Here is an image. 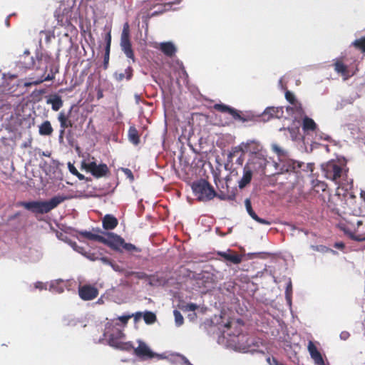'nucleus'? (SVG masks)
I'll use <instances>...</instances> for the list:
<instances>
[{
	"mask_svg": "<svg viewBox=\"0 0 365 365\" xmlns=\"http://www.w3.org/2000/svg\"><path fill=\"white\" fill-rule=\"evenodd\" d=\"M16 66L19 69L26 70L35 67L36 74L34 77H30L29 80L24 83V87H30L42 83L46 81H52L55 78V75L58 73V69H55L53 58L46 53L36 52V60L31 56L30 52L26 50L19 56L16 63Z\"/></svg>",
	"mask_w": 365,
	"mask_h": 365,
	"instance_id": "obj_1",
	"label": "nucleus"
},
{
	"mask_svg": "<svg viewBox=\"0 0 365 365\" xmlns=\"http://www.w3.org/2000/svg\"><path fill=\"white\" fill-rule=\"evenodd\" d=\"M103 335L107 338L110 346L125 351H130L133 348L132 342L121 341L125 337V334L123 331V327L118 322L112 320L107 322Z\"/></svg>",
	"mask_w": 365,
	"mask_h": 365,
	"instance_id": "obj_2",
	"label": "nucleus"
},
{
	"mask_svg": "<svg viewBox=\"0 0 365 365\" xmlns=\"http://www.w3.org/2000/svg\"><path fill=\"white\" fill-rule=\"evenodd\" d=\"M67 199V197L56 195L48 201H20L16 203V206L24 207L35 214H45L49 212Z\"/></svg>",
	"mask_w": 365,
	"mask_h": 365,
	"instance_id": "obj_3",
	"label": "nucleus"
},
{
	"mask_svg": "<svg viewBox=\"0 0 365 365\" xmlns=\"http://www.w3.org/2000/svg\"><path fill=\"white\" fill-rule=\"evenodd\" d=\"M336 160H330L322 165L323 175L328 180L339 184L347 176L348 169Z\"/></svg>",
	"mask_w": 365,
	"mask_h": 365,
	"instance_id": "obj_4",
	"label": "nucleus"
},
{
	"mask_svg": "<svg viewBox=\"0 0 365 365\" xmlns=\"http://www.w3.org/2000/svg\"><path fill=\"white\" fill-rule=\"evenodd\" d=\"M192 189L199 201H209L217 196L213 187L204 179L194 182Z\"/></svg>",
	"mask_w": 365,
	"mask_h": 365,
	"instance_id": "obj_5",
	"label": "nucleus"
},
{
	"mask_svg": "<svg viewBox=\"0 0 365 365\" xmlns=\"http://www.w3.org/2000/svg\"><path fill=\"white\" fill-rule=\"evenodd\" d=\"M213 108L222 113L229 114L234 120L241 121L242 123L254 121L255 116L248 113H243L232 107L223 103H215Z\"/></svg>",
	"mask_w": 365,
	"mask_h": 365,
	"instance_id": "obj_6",
	"label": "nucleus"
},
{
	"mask_svg": "<svg viewBox=\"0 0 365 365\" xmlns=\"http://www.w3.org/2000/svg\"><path fill=\"white\" fill-rule=\"evenodd\" d=\"M362 225V221L356 217H353L350 220H346L344 222H340L339 227L350 238L356 241H364L365 234L356 235V228Z\"/></svg>",
	"mask_w": 365,
	"mask_h": 365,
	"instance_id": "obj_7",
	"label": "nucleus"
},
{
	"mask_svg": "<svg viewBox=\"0 0 365 365\" xmlns=\"http://www.w3.org/2000/svg\"><path fill=\"white\" fill-rule=\"evenodd\" d=\"M120 46L122 51L124 52L125 56L131 59L133 62L135 61L133 50L132 48L131 42L130 40L128 24H125L123 27V30L121 34Z\"/></svg>",
	"mask_w": 365,
	"mask_h": 365,
	"instance_id": "obj_8",
	"label": "nucleus"
},
{
	"mask_svg": "<svg viewBox=\"0 0 365 365\" xmlns=\"http://www.w3.org/2000/svg\"><path fill=\"white\" fill-rule=\"evenodd\" d=\"M82 166L96 178L106 177L110 173L108 165L105 163L97 165L96 162L93 161L88 163H83Z\"/></svg>",
	"mask_w": 365,
	"mask_h": 365,
	"instance_id": "obj_9",
	"label": "nucleus"
},
{
	"mask_svg": "<svg viewBox=\"0 0 365 365\" xmlns=\"http://www.w3.org/2000/svg\"><path fill=\"white\" fill-rule=\"evenodd\" d=\"M72 10L69 7L61 8V6L55 11V17L58 21V25L62 27L68 28L72 26Z\"/></svg>",
	"mask_w": 365,
	"mask_h": 365,
	"instance_id": "obj_10",
	"label": "nucleus"
},
{
	"mask_svg": "<svg viewBox=\"0 0 365 365\" xmlns=\"http://www.w3.org/2000/svg\"><path fill=\"white\" fill-rule=\"evenodd\" d=\"M344 197L341 196L339 194L331 195L327 202L328 207L333 212H335L339 216H342V215L346 214V211L344 210Z\"/></svg>",
	"mask_w": 365,
	"mask_h": 365,
	"instance_id": "obj_11",
	"label": "nucleus"
},
{
	"mask_svg": "<svg viewBox=\"0 0 365 365\" xmlns=\"http://www.w3.org/2000/svg\"><path fill=\"white\" fill-rule=\"evenodd\" d=\"M73 106H72L68 112L66 113L64 110H61L58 115V120L60 123V130H59V141H62L63 139V136L65 134V130L66 128H71L73 126V122L70 119V116L71 114L72 109Z\"/></svg>",
	"mask_w": 365,
	"mask_h": 365,
	"instance_id": "obj_12",
	"label": "nucleus"
},
{
	"mask_svg": "<svg viewBox=\"0 0 365 365\" xmlns=\"http://www.w3.org/2000/svg\"><path fill=\"white\" fill-rule=\"evenodd\" d=\"M104 234L106 237H103L102 243L115 251L121 252L120 248L123 247L125 240L113 232H104Z\"/></svg>",
	"mask_w": 365,
	"mask_h": 365,
	"instance_id": "obj_13",
	"label": "nucleus"
},
{
	"mask_svg": "<svg viewBox=\"0 0 365 365\" xmlns=\"http://www.w3.org/2000/svg\"><path fill=\"white\" fill-rule=\"evenodd\" d=\"M244 323L242 319H228L223 325L225 329L224 333H227L228 336H239L242 333V327Z\"/></svg>",
	"mask_w": 365,
	"mask_h": 365,
	"instance_id": "obj_14",
	"label": "nucleus"
},
{
	"mask_svg": "<svg viewBox=\"0 0 365 365\" xmlns=\"http://www.w3.org/2000/svg\"><path fill=\"white\" fill-rule=\"evenodd\" d=\"M267 163L268 161L264 153H262L257 155H251L246 165H250V168L252 170L264 173Z\"/></svg>",
	"mask_w": 365,
	"mask_h": 365,
	"instance_id": "obj_15",
	"label": "nucleus"
},
{
	"mask_svg": "<svg viewBox=\"0 0 365 365\" xmlns=\"http://www.w3.org/2000/svg\"><path fill=\"white\" fill-rule=\"evenodd\" d=\"M133 354L142 360L153 359L155 354L151 351L149 346L143 341H138V346L131 349Z\"/></svg>",
	"mask_w": 365,
	"mask_h": 365,
	"instance_id": "obj_16",
	"label": "nucleus"
},
{
	"mask_svg": "<svg viewBox=\"0 0 365 365\" xmlns=\"http://www.w3.org/2000/svg\"><path fill=\"white\" fill-rule=\"evenodd\" d=\"M99 294L98 289L91 284H84L78 287V295L84 301L96 299Z\"/></svg>",
	"mask_w": 365,
	"mask_h": 365,
	"instance_id": "obj_17",
	"label": "nucleus"
},
{
	"mask_svg": "<svg viewBox=\"0 0 365 365\" xmlns=\"http://www.w3.org/2000/svg\"><path fill=\"white\" fill-rule=\"evenodd\" d=\"M244 145L245 153L250 152L251 155H257L263 153L262 147L257 140H247V142H244Z\"/></svg>",
	"mask_w": 365,
	"mask_h": 365,
	"instance_id": "obj_18",
	"label": "nucleus"
},
{
	"mask_svg": "<svg viewBox=\"0 0 365 365\" xmlns=\"http://www.w3.org/2000/svg\"><path fill=\"white\" fill-rule=\"evenodd\" d=\"M217 255L233 264H238L242 262V256L231 250H228L227 252L219 251Z\"/></svg>",
	"mask_w": 365,
	"mask_h": 365,
	"instance_id": "obj_19",
	"label": "nucleus"
},
{
	"mask_svg": "<svg viewBox=\"0 0 365 365\" xmlns=\"http://www.w3.org/2000/svg\"><path fill=\"white\" fill-rule=\"evenodd\" d=\"M308 351L311 357L314 359V362L317 365H323L324 359L321 353L318 351L317 346L313 341H309L307 346Z\"/></svg>",
	"mask_w": 365,
	"mask_h": 365,
	"instance_id": "obj_20",
	"label": "nucleus"
},
{
	"mask_svg": "<svg viewBox=\"0 0 365 365\" xmlns=\"http://www.w3.org/2000/svg\"><path fill=\"white\" fill-rule=\"evenodd\" d=\"M291 105V106H287L286 110L287 113L294 115L295 120L302 118L304 115V109L299 101H297Z\"/></svg>",
	"mask_w": 365,
	"mask_h": 365,
	"instance_id": "obj_21",
	"label": "nucleus"
},
{
	"mask_svg": "<svg viewBox=\"0 0 365 365\" xmlns=\"http://www.w3.org/2000/svg\"><path fill=\"white\" fill-rule=\"evenodd\" d=\"M118 225V219L110 214L106 215L102 219L103 228L106 230H112Z\"/></svg>",
	"mask_w": 365,
	"mask_h": 365,
	"instance_id": "obj_22",
	"label": "nucleus"
},
{
	"mask_svg": "<svg viewBox=\"0 0 365 365\" xmlns=\"http://www.w3.org/2000/svg\"><path fill=\"white\" fill-rule=\"evenodd\" d=\"M245 207H246V209H247V211L248 212V214L250 215V216L254 220H255L256 222H257L259 224H262V225H271V222L269 221V220H267L265 219H263V218H261L259 217L255 212V211L252 210V205H251V201L250 199L247 198L245 201Z\"/></svg>",
	"mask_w": 365,
	"mask_h": 365,
	"instance_id": "obj_23",
	"label": "nucleus"
},
{
	"mask_svg": "<svg viewBox=\"0 0 365 365\" xmlns=\"http://www.w3.org/2000/svg\"><path fill=\"white\" fill-rule=\"evenodd\" d=\"M302 128L304 133L308 135L310 132H315L318 128L312 118L304 115L302 120Z\"/></svg>",
	"mask_w": 365,
	"mask_h": 365,
	"instance_id": "obj_24",
	"label": "nucleus"
},
{
	"mask_svg": "<svg viewBox=\"0 0 365 365\" xmlns=\"http://www.w3.org/2000/svg\"><path fill=\"white\" fill-rule=\"evenodd\" d=\"M95 232H92L90 231H81L79 232V235L88 240L96 241L102 243L103 240V236L98 235V233L102 232L101 230L99 228L93 230Z\"/></svg>",
	"mask_w": 365,
	"mask_h": 365,
	"instance_id": "obj_25",
	"label": "nucleus"
},
{
	"mask_svg": "<svg viewBox=\"0 0 365 365\" xmlns=\"http://www.w3.org/2000/svg\"><path fill=\"white\" fill-rule=\"evenodd\" d=\"M283 114H284V110H283L282 107H273L272 106V107L267 108L264 110L262 115L264 117H266L267 115H268L267 120H269V118H282Z\"/></svg>",
	"mask_w": 365,
	"mask_h": 365,
	"instance_id": "obj_26",
	"label": "nucleus"
},
{
	"mask_svg": "<svg viewBox=\"0 0 365 365\" xmlns=\"http://www.w3.org/2000/svg\"><path fill=\"white\" fill-rule=\"evenodd\" d=\"M250 167V165H245L243 168V175L239 181V187L241 189L246 187L252 180L253 170Z\"/></svg>",
	"mask_w": 365,
	"mask_h": 365,
	"instance_id": "obj_27",
	"label": "nucleus"
},
{
	"mask_svg": "<svg viewBox=\"0 0 365 365\" xmlns=\"http://www.w3.org/2000/svg\"><path fill=\"white\" fill-rule=\"evenodd\" d=\"M160 51L167 56L172 57L176 52V48L171 42H163L160 44Z\"/></svg>",
	"mask_w": 365,
	"mask_h": 365,
	"instance_id": "obj_28",
	"label": "nucleus"
},
{
	"mask_svg": "<svg viewBox=\"0 0 365 365\" xmlns=\"http://www.w3.org/2000/svg\"><path fill=\"white\" fill-rule=\"evenodd\" d=\"M46 103L51 105L52 110L54 111H58L63 104L61 97L58 95L52 96L47 100Z\"/></svg>",
	"mask_w": 365,
	"mask_h": 365,
	"instance_id": "obj_29",
	"label": "nucleus"
},
{
	"mask_svg": "<svg viewBox=\"0 0 365 365\" xmlns=\"http://www.w3.org/2000/svg\"><path fill=\"white\" fill-rule=\"evenodd\" d=\"M334 66L336 72L341 73L344 79H347L350 76L347 66L341 61H336Z\"/></svg>",
	"mask_w": 365,
	"mask_h": 365,
	"instance_id": "obj_30",
	"label": "nucleus"
},
{
	"mask_svg": "<svg viewBox=\"0 0 365 365\" xmlns=\"http://www.w3.org/2000/svg\"><path fill=\"white\" fill-rule=\"evenodd\" d=\"M53 129L49 120L43 121L38 126V133L41 135L49 136L53 133Z\"/></svg>",
	"mask_w": 365,
	"mask_h": 365,
	"instance_id": "obj_31",
	"label": "nucleus"
},
{
	"mask_svg": "<svg viewBox=\"0 0 365 365\" xmlns=\"http://www.w3.org/2000/svg\"><path fill=\"white\" fill-rule=\"evenodd\" d=\"M133 68L131 66H128L125 70L124 73L115 72L113 75L114 78L118 82L122 81L124 78H126L128 81L130 80L133 76Z\"/></svg>",
	"mask_w": 365,
	"mask_h": 365,
	"instance_id": "obj_32",
	"label": "nucleus"
},
{
	"mask_svg": "<svg viewBox=\"0 0 365 365\" xmlns=\"http://www.w3.org/2000/svg\"><path fill=\"white\" fill-rule=\"evenodd\" d=\"M244 142L241 143L239 145L232 147L231 150L230 151L227 158L230 162H232L235 157L237 156L239 154L245 153L244 150Z\"/></svg>",
	"mask_w": 365,
	"mask_h": 365,
	"instance_id": "obj_33",
	"label": "nucleus"
},
{
	"mask_svg": "<svg viewBox=\"0 0 365 365\" xmlns=\"http://www.w3.org/2000/svg\"><path fill=\"white\" fill-rule=\"evenodd\" d=\"M128 140L135 145H138L140 143V135L138 130L135 126H130L128 129Z\"/></svg>",
	"mask_w": 365,
	"mask_h": 365,
	"instance_id": "obj_34",
	"label": "nucleus"
},
{
	"mask_svg": "<svg viewBox=\"0 0 365 365\" xmlns=\"http://www.w3.org/2000/svg\"><path fill=\"white\" fill-rule=\"evenodd\" d=\"M148 279L150 286H160L165 282V279L157 274H150Z\"/></svg>",
	"mask_w": 365,
	"mask_h": 365,
	"instance_id": "obj_35",
	"label": "nucleus"
},
{
	"mask_svg": "<svg viewBox=\"0 0 365 365\" xmlns=\"http://www.w3.org/2000/svg\"><path fill=\"white\" fill-rule=\"evenodd\" d=\"M143 319L148 324H152L157 320L156 315L152 312H145L143 313Z\"/></svg>",
	"mask_w": 365,
	"mask_h": 365,
	"instance_id": "obj_36",
	"label": "nucleus"
},
{
	"mask_svg": "<svg viewBox=\"0 0 365 365\" xmlns=\"http://www.w3.org/2000/svg\"><path fill=\"white\" fill-rule=\"evenodd\" d=\"M122 248L129 253L140 252L142 251L140 247H136L133 244L125 242V241H124Z\"/></svg>",
	"mask_w": 365,
	"mask_h": 365,
	"instance_id": "obj_37",
	"label": "nucleus"
},
{
	"mask_svg": "<svg viewBox=\"0 0 365 365\" xmlns=\"http://www.w3.org/2000/svg\"><path fill=\"white\" fill-rule=\"evenodd\" d=\"M125 276H127V277L135 276L136 278H138L139 279H148L150 274H148L144 272L131 271V272H128L125 274Z\"/></svg>",
	"mask_w": 365,
	"mask_h": 365,
	"instance_id": "obj_38",
	"label": "nucleus"
},
{
	"mask_svg": "<svg viewBox=\"0 0 365 365\" xmlns=\"http://www.w3.org/2000/svg\"><path fill=\"white\" fill-rule=\"evenodd\" d=\"M352 45L357 49L360 50L361 51L365 53V36L360 38L359 39H356L353 43Z\"/></svg>",
	"mask_w": 365,
	"mask_h": 365,
	"instance_id": "obj_39",
	"label": "nucleus"
},
{
	"mask_svg": "<svg viewBox=\"0 0 365 365\" xmlns=\"http://www.w3.org/2000/svg\"><path fill=\"white\" fill-rule=\"evenodd\" d=\"M173 314L175 317V322L176 325L178 327L182 325V324L184 323V318L181 313L178 310L175 309L173 312Z\"/></svg>",
	"mask_w": 365,
	"mask_h": 365,
	"instance_id": "obj_40",
	"label": "nucleus"
},
{
	"mask_svg": "<svg viewBox=\"0 0 365 365\" xmlns=\"http://www.w3.org/2000/svg\"><path fill=\"white\" fill-rule=\"evenodd\" d=\"M292 285L291 281H289L287 285L286 290H285L286 299L289 304H291V302H292Z\"/></svg>",
	"mask_w": 365,
	"mask_h": 365,
	"instance_id": "obj_41",
	"label": "nucleus"
},
{
	"mask_svg": "<svg viewBox=\"0 0 365 365\" xmlns=\"http://www.w3.org/2000/svg\"><path fill=\"white\" fill-rule=\"evenodd\" d=\"M69 171L74 175H76L79 180H83L84 175L80 173L75 166L71 163L68 164Z\"/></svg>",
	"mask_w": 365,
	"mask_h": 365,
	"instance_id": "obj_42",
	"label": "nucleus"
},
{
	"mask_svg": "<svg viewBox=\"0 0 365 365\" xmlns=\"http://www.w3.org/2000/svg\"><path fill=\"white\" fill-rule=\"evenodd\" d=\"M285 98L290 104H293L297 101L294 94L289 91L285 92Z\"/></svg>",
	"mask_w": 365,
	"mask_h": 365,
	"instance_id": "obj_43",
	"label": "nucleus"
},
{
	"mask_svg": "<svg viewBox=\"0 0 365 365\" xmlns=\"http://www.w3.org/2000/svg\"><path fill=\"white\" fill-rule=\"evenodd\" d=\"M132 316L130 315H128V316H121V317H119L118 319H116L115 320H114L115 322H120L123 324V327L124 326H125L128 322V320L130 319V318Z\"/></svg>",
	"mask_w": 365,
	"mask_h": 365,
	"instance_id": "obj_44",
	"label": "nucleus"
},
{
	"mask_svg": "<svg viewBox=\"0 0 365 365\" xmlns=\"http://www.w3.org/2000/svg\"><path fill=\"white\" fill-rule=\"evenodd\" d=\"M123 173L125 175L131 180L133 181L134 180V176L132 173V171L128 168H123Z\"/></svg>",
	"mask_w": 365,
	"mask_h": 365,
	"instance_id": "obj_45",
	"label": "nucleus"
},
{
	"mask_svg": "<svg viewBox=\"0 0 365 365\" xmlns=\"http://www.w3.org/2000/svg\"><path fill=\"white\" fill-rule=\"evenodd\" d=\"M267 361L270 365H282L283 364L278 361V360L274 358H267Z\"/></svg>",
	"mask_w": 365,
	"mask_h": 365,
	"instance_id": "obj_46",
	"label": "nucleus"
},
{
	"mask_svg": "<svg viewBox=\"0 0 365 365\" xmlns=\"http://www.w3.org/2000/svg\"><path fill=\"white\" fill-rule=\"evenodd\" d=\"M197 305L193 303H189L186 305V310L195 311L197 309Z\"/></svg>",
	"mask_w": 365,
	"mask_h": 365,
	"instance_id": "obj_47",
	"label": "nucleus"
},
{
	"mask_svg": "<svg viewBox=\"0 0 365 365\" xmlns=\"http://www.w3.org/2000/svg\"><path fill=\"white\" fill-rule=\"evenodd\" d=\"M21 212H17L15 214L10 215L8 217V222H11L12 220L18 219L21 216Z\"/></svg>",
	"mask_w": 365,
	"mask_h": 365,
	"instance_id": "obj_48",
	"label": "nucleus"
},
{
	"mask_svg": "<svg viewBox=\"0 0 365 365\" xmlns=\"http://www.w3.org/2000/svg\"><path fill=\"white\" fill-rule=\"evenodd\" d=\"M244 160H245V153L240 154L236 160V163H237L239 165L242 166L243 164Z\"/></svg>",
	"mask_w": 365,
	"mask_h": 365,
	"instance_id": "obj_49",
	"label": "nucleus"
},
{
	"mask_svg": "<svg viewBox=\"0 0 365 365\" xmlns=\"http://www.w3.org/2000/svg\"><path fill=\"white\" fill-rule=\"evenodd\" d=\"M109 57H110V55L104 54V58H103L104 69H106L108 68V63H109Z\"/></svg>",
	"mask_w": 365,
	"mask_h": 365,
	"instance_id": "obj_50",
	"label": "nucleus"
},
{
	"mask_svg": "<svg viewBox=\"0 0 365 365\" xmlns=\"http://www.w3.org/2000/svg\"><path fill=\"white\" fill-rule=\"evenodd\" d=\"M110 267H112L115 271H116V272H122V271H123V269L120 268V267L118 264H115V263H114V262H112V264H110Z\"/></svg>",
	"mask_w": 365,
	"mask_h": 365,
	"instance_id": "obj_51",
	"label": "nucleus"
},
{
	"mask_svg": "<svg viewBox=\"0 0 365 365\" xmlns=\"http://www.w3.org/2000/svg\"><path fill=\"white\" fill-rule=\"evenodd\" d=\"M101 260L103 262V263L108 264L110 266L113 262L109 258H108L106 257H101Z\"/></svg>",
	"mask_w": 365,
	"mask_h": 365,
	"instance_id": "obj_52",
	"label": "nucleus"
},
{
	"mask_svg": "<svg viewBox=\"0 0 365 365\" xmlns=\"http://www.w3.org/2000/svg\"><path fill=\"white\" fill-rule=\"evenodd\" d=\"M340 337H341V339L346 340V339H347L349 337V333L347 332V331H342L340 334Z\"/></svg>",
	"mask_w": 365,
	"mask_h": 365,
	"instance_id": "obj_53",
	"label": "nucleus"
},
{
	"mask_svg": "<svg viewBox=\"0 0 365 365\" xmlns=\"http://www.w3.org/2000/svg\"><path fill=\"white\" fill-rule=\"evenodd\" d=\"M273 149L279 155H281L282 153H283V151L282 150V149L280 148H279L277 145H273Z\"/></svg>",
	"mask_w": 365,
	"mask_h": 365,
	"instance_id": "obj_54",
	"label": "nucleus"
},
{
	"mask_svg": "<svg viewBox=\"0 0 365 365\" xmlns=\"http://www.w3.org/2000/svg\"><path fill=\"white\" fill-rule=\"evenodd\" d=\"M236 195L235 193H232L230 195H226V200H235Z\"/></svg>",
	"mask_w": 365,
	"mask_h": 365,
	"instance_id": "obj_55",
	"label": "nucleus"
},
{
	"mask_svg": "<svg viewBox=\"0 0 365 365\" xmlns=\"http://www.w3.org/2000/svg\"><path fill=\"white\" fill-rule=\"evenodd\" d=\"M106 43H108L110 44L111 43V34H110V32H108L106 36Z\"/></svg>",
	"mask_w": 365,
	"mask_h": 365,
	"instance_id": "obj_56",
	"label": "nucleus"
},
{
	"mask_svg": "<svg viewBox=\"0 0 365 365\" xmlns=\"http://www.w3.org/2000/svg\"><path fill=\"white\" fill-rule=\"evenodd\" d=\"M143 314L141 312H136L134 315L135 321H138Z\"/></svg>",
	"mask_w": 365,
	"mask_h": 365,
	"instance_id": "obj_57",
	"label": "nucleus"
},
{
	"mask_svg": "<svg viewBox=\"0 0 365 365\" xmlns=\"http://www.w3.org/2000/svg\"><path fill=\"white\" fill-rule=\"evenodd\" d=\"M110 44L106 43L105 48V54L110 55Z\"/></svg>",
	"mask_w": 365,
	"mask_h": 365,
	"instance_id": "obj_58",
	"label": "nucleus"
},
{
	"mask_svg": "<svg viewBox=\"0 0 365 365\" xmlns=\"http://www.w3.org/2000/svg\"><path fill=\"white\" fill-rule=\"evenodd\" d=\"M103 97V91L101 90H98V91L97 93V98L100 99V98H102Z\"/></svg>",
	"mask_w": 365,
	"mask_h": 365,
	"instance_id": "obj_59",
	"label": "nucleus"
},
{
	"mask_svg": "<svg viewBox=\"0 0 365 365\" xmlns=\"http://www.w3.org/2000/svg\"><path fill=\"white\" fill-rule=\"evenodd\" d=\"M182 359H183V361H184L185 364H186V365H192L186 357L182 356Z\"/></svg>",
	"mask_w": 365,
	"mask_h": 365,
	"instance_id": "obj_60",
	"label": "nucleus"
},
{
	"mask_svg": "<svg viewBox=\"0 0 365 365\" xmlns=\"http://www.w3.org/2000/svg\"><path fill=\"white\" fill-rule=\"evenodd\" d=\"M217 196L221 200H226V195H225V194H222V195H217Z\"/></svg>",
	"mask_w": 365,
	"mask_h": 365,
	"instance_id": "obj_61",
	"label": "nucleus"
},
{
	"mask_svg": "<svg viewBox=\"0 0 365 365\" xmlns=\"http://www.w3.org/2000/svg\"><path fill=\"white\" fill-rule=\"evenodd\" d=\"M361 197L365 201V191H361L360 193Z\"/></svg>",
	"mask_w": 365,
	"mask_h": 365,
	"instance_id": "obj_62",
	"label": "nucleus"
},
{
	"mask_svg": "<svg viewBox=\"0 0 365 365\" xmlns=\"http://www.w3.org/2000/svg\"><path fill=\"white\" fill-rule=\"evenodd\" d=\"M230 123H231L230 121H226L224 123H222V125L224 126L229 125L230 124Z\"/></svg>",
	"mask_w": 365,
	"mask_h": 365,
	"instance_id": "obj_63",
	"label": "nucleus"
},
{
	"mask_svg": "<svg viewBox=\"0 0 365 365\" xmlns=\"http://www.w3.org/2000/svg\"><path fill=\"white\" fill-rule=\"evenodd\" d=\"M41 284H42L41 282H38V284H36V288H41Z\"/></svg>",
	"mask_w": 365,
	"mask_h": 365,
	"instance_id": "obj_64",
	"label": "nucleus"
}]
</instances>
